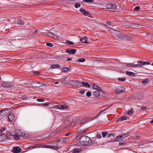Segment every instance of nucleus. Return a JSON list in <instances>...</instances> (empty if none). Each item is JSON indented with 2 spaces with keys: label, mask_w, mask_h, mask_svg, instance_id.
Returning <instances> with one entry per match:
<instances>
[{
  "label": "nucleus",
  "mask_w": 153,
  "mask_h": 153,
  "mask_svg": "<svg viewBox=\"0 0 153 153\" xmlns=\"http://www.w3.org/2000/svg\"><path fill=\"white\" fill-rule=\"evenodd\" d=\"M108 133L106 131H103L102 133V134L103 137H105L107 134Z\"/></svg>",
  "instance_id": "obj_29"
},
{
  "label": "nucleus",
  "mask_w": 153,
  "mask_h": 153,
  "mask_svg": "<svg viewBox=\"0 0 153 153\" xmlns=\"http://www.w3.org/2000/svg\"><path fill=\"white\" fill-rule=\"evenodd\" d=\"M86 139H88V136H82L80 137L79 138V142L82 144H85V140Z\"/></svg>",
  "instance_id": "obj_3"
},
{
  "label": "nucleus",
  "mask_w": 153,
  "mask_h": 153,
  "mask_svg": "<svg viewBox=\"0 0 153 153\" xmlns=\"http://www.w3.org/2000/svg\"><path fill=\"white\" fill-rule=\"evenodd\" d=\"M17 23L20 25H23L24 24V22L20 20H17Z\"/></svg>",
  "instance_id": "obj_27"
},
{
  "label": "nucleus",
  "mask_w": 153,
  "mask_h": 153,
  "mask_svg": "<svg viewBox=\"0 0 153 153\" xmlns=\"http://www.w3.org/2000/svg\"><path fill=\"white\" fill-rule=\"evenodd\" d=\"M123 144V143H119V145L120 146H122Z\"/></svg>",
  "instance_id": "obj_56"
},
{
  "label": "nucleus",
  "mask_w": 153,
  "mask_h": 153,
  "mask_svg": "<svg viewBox=\"0 0 153 153\" xmlns=\"http://www.w3.org/2000/svg\"><path fill=\"white\" fill-rule=\"evenodd\" d=\"M80 6H81V5L79 3H76L74 5V7L76 8H77L78 7H80Z\"/></svg>",
  "instance_id": "obj_35"
},
{
  "label": "nucleus",
  "mask_w": 153,
  "mask_h": 153,
  "mask_svg": "<svg viewBox=\"0 0 153 153\" xmlns=\"http://www.w3.org/2000/svg\"><path fill=\"white\" fill-rule=\"evenodd\" d=\"M6 128L5 127H2L0 129V131L1 132H4L5 131Z\"/></svg>",
  "instance_id": "obj_45"
},
{
  "label": "nucleus",
  "mask_w": 153,
  "mask_h": 153,
  "mask_svg": "<svg viewBox=\"0 0 153 153\" xmlns=\"http://www.w3.org/2000/svg\"><path fill=\"white\" fill-rule=\"evenodd\" d=\"M59 83V82H54V84H57Z\"/></svg>",
  "instance_id": "obj_57"
},
{
  "label": "nucleus",
  "mask_w": 153,
  "mask_h": 153,
  "mask_svg": "<svg viewBox=\"0 0 153 153\" xmlns=\"http://www.w3.org/2000/svg\"><path fill=\"white\" fill-rule=\"evenodd\" d=\"M62 141V140H61V139L59 138H58L56 140L55 142H56L59 143V142H61Z\"/></svg>",
  "instance_id": "obj_40"
},
{
  "label": "nucleus",
  "mask_w": 153,
  "mask_h": 153,
  "mask_svg": "<svg viewBox=\"0 0 153 153\" xmlns=\"http://www.w3.org/2000/svg\"><path fill=\"white\" fill-rule=\"evenodd\" d=\"M6 136L0 132V141H3L6 139Z\"/></svg>",
  "instance_id": "obj_13"
},
{
  "label": "nucleus",
  "mask_w": 153,
  "mask_h": 153,
  "mask_svg": "<svg viewBox=\"0 0 153 153\" xmlns=\"http://www.w3.org/2000/svg\"><path fill=\"white\" fill-rule=\"evenodd\" d=\"M77 61L79 62H83L85 61V59L84 58H80L77 59Z\"/></svg>",
  "instance_id": "obj_28"
},
{
  "label": "nucleus",
  "mask_w": 153,
  "mask_h": 153,
  "mask_svg": "<svg viewBox=\"0 0 153 153\" xmlns=\"http://www.w3.org/2000/svg\"><path fill=\"white\" fill-rule=\"evenodd\" d=\"M116 90V93L117 94H119L124 91L125 90V88L123 86H120Z\"/></svg>",
  "instance_id": "obj_5"
},
{
  "label": "nucleus",
  "mask_w": 153,
  "mask_h": 153,
  "mask_svg": "<svg viewBox=\"0 0 153 153\" xmlns=\"http://www.w3.org/2000/svg\"><path fill=\"white\" fill-rule=\"evenodd\" d=\"M85 92V91H80L79 92V93L80 94H83Z\"/></svg>",
  "instance_id": "obj_48"
},
{
  "label": "nucleus",
  "mask_w": 153,
  "mask_h": 153,
  "mask_svg": "<svg viewBox=\"0 0 153 153\" xmlns=\"http://www.w3.org/2000/svg\"><path fill=\"white\" fill-rule=\"evenodd\" d=\"M68 108V106L66 105H62L60 104L55 105L54 106V108L60 110H63L65 109H67Z\"/></svg>",
  "instance_id": "obj_1"
},
{
  "label": "nucleus",
  "mask_w": 153,
  "mask_h": 153,
  "mask_svg": "<svg viewBox=\"0 0 153 153\" xmlns=\"http://www.w3.org/2000/svg\"><path fill=\"white\" fill-rule=\"evenodd\" d=\"M34 74L35 75H39V73H37V72H34Z\"/></svg>",
  "instance_id": "obj_54"
},
{
  "label": "nucleus",
  "mask_w": 153,
  "mask_h": 153,
  "mask_svg": "<svg viewBox=\"0 0 153 153\" xmlns=\"http://www.w3.org/2000/svg\"><path fill=\"white\" fill-rule=\"evenodd\" d=\"M60 67V66L58 65H52L50 67L51 69H59Z\"/></svg>",
  "instance_id": "obj_15"
},
{
  "label": "nucleus",
  "mask_w": 153,
  "mask_h": 153,
  "mask_svg": "<svg viewBox=\"0 0 153 153\" xmlns=\"http://www.w3.org/2000/svg\"><path fill=\"white\" fill-rule=\"evenodd\" d=\"M32 86L34 87L38 88L42 86V83L37 81H34L32 82Z\"/></svg>",
  "instance_id": "obj_7"
},
{
  "label": "nucleus",
  "mask_w": 153,
  "mask_h": 153,
  "mask_svg": "<svg viewBox=\"0 0 153 153\" xmlns=\"http://www.w3.org/2000/svg\"><path fill=\"white\" fill-rule=\"evenodd\" d=\"M143 67V68H146V67H145V66H144V67Z\"/></svg>",
  "instance_id": "obj_62"
},
{
  "label": "nucleus",
  "mask_w": 153,
  "mask_h": 153,
  "mask_svg": "<svg viewBox=\"0 0 153 153\" xmlns=\"http://www.w3.org/2000/svg\"><path fill=\"white\" fill-rule=\"evenodd\" d=\"M49 105V103H46L45 104L42 103L41 104L42 106H45L48 105Z\"/></svg>",
  "instance_id": "obj_47"
},
{
  "label": "nucleus",
  "mask_w": 153,
  "mask_h": 153,
  "mask_svg": "<svg viewBox=\"0 0 153 153\" xmlns=\"http://www.w3.org/2000/svg\"><path fill=\"white\" fill-rule=\"evenodd\" d=\"M138 146L140 147L143 148L145 146V144H144V143H139V144L138 145Z\"/></svg>",
  "instance_id": "obj_26"
},
{
  "label": "nucleus",
  "mask_w": 153,
  "mask_h": 153,
  "mask_svg": "<svg viewBox=\"0 0 153 153\" xmlns=\"http://www.w3.org/2000/svg\"><path fill=\"white\" fill-rule=\"evenodd\" d=\"M86 121V120L85 119H84L81 121V123H83L84 122Z\"/></svg>",
  "instance_id": "obj_52"
},
{
  "label": "nucleus",
  "mask_w": 153,
  "mask_h": 153,
  "mask_svg": "<svg viewBox=\"0 0 153 153\" xmlns=\"http://www.w3.org/2000/svg\"><path fill=\"white\" fill-rule=\"evenodd\" d=\"M101 91V88L100 89L98 90L97 89H96L95 91H94L93 92V94L96 97H98L100 95V92Z\"/></svg>",
  "instance_id": "obj_8"
},
{
  "label": "nucleus",
  "mask_w": 153,
  "mask_h": 153,
  "mask_svg": "<svg viewBox=\"0 0 153 153\" xmlns=\"http://www.w3.org/2000/svg\"><path fill=\"white\" fill-rule=\"evenodd\" d=\"M106 23L108 25H111V22L110 21H107Z\"/></svg>",
  "instance_id": "obj_50"
},
{
  "label": "nucleus",
  "mask_w": 153,
  "mask_h": 153,
  "mask_svg": "<svg viewBox=\"0 0 153 153\" xmlns=\"http://www.w3.org/2000/svg\"><path fill=\"white\" fill-rule=\"evenodd\" d=\"M91 95V93L90 91H88L86 93V95L88 97H90Z\"/></svg>",
  "instance_id": "obj_34"
},
{
  "label": "nucleus",
  "mask_w": 153,
  "mask_h": 153,
  "mask_svg": "<svg viewBox=\"0 0 153 153\" xmlns=\"http://www.w3.org/2000/svg\"><path fill=\"white\" fill-rule=\"evenodd\" d=\"M69 70V69L68 68H65L62 69V71L63 72H65L68 71Z\"/></svg>",
  "instance_id": "obj_33"
},
{
  "label": "nucleus",
  "mask_w": 153,
  "mask_h": 153,
  "mask_svg": "<svg viewBox=\"0 0 153 153\" xmlns=\"http://www.w3.org/2000/svg\"><path fill=\"white\" fill-rule=\"evenodd\" d=\"M46 45L48 46H49L50 47H52L53 46V45L51 43H46Z\"/></svg>",
  "instance_id": "obj_42"
},
{
  "label": "nucleus",
  "mask_w": 153,
  "mask_h": 153,
  "mask_svg": "<svg viewBox=\"0 0 153 153\" xmlns=\"http://www.w3.org/2000/svg\"><path fill=\"white\" fill-rule=\"evenodd\" d=\"M114 135H115L114 134H112V133L108 135V137H111V136H112L113 137H114Z\"/></svg>",
  "instance_id": "obj_46"
},
{
  "label": "nucleus",
  "mask_w": 153,
  "mask_h": 153,
  "mask_svg": "<svg viewBox=\"0 0 153 153\" xmlns=\"http://www.w3.org/2000/svg\"><path fill=\"white\" fill-rule=\"evenodd\" d=\"M97 137L99 138H101V135L100 134H97Z\"/></svg>",
  "instance_id": "obj_51"
},
{
  "label": "nucleus",
  "mask_w": 153,
  "mask_h": 153,
  "mask_svg": "<svg viewBox=\"0 0 153 153\" xmlns=\"http://www.w3.org/2000/svg\"><path fill=\"white\" fill-rule=\"evenodd\" d=\"M37 101L39 102H43L45 101L44 100L41 99H37L36 100Z\"/></svg>",
  "instance_id": "obj_38"
},
{
  "label": "nucleus",
  "mask_w": 153,
  "mask_h": 153,
  "mask_svg": "<svg viewBox=\"0 0 153 153\" xmlns=\"http://www.w3.org/2000/svg\"><path fill=\"white\" fill-rule=\"evenodd\" d=\"M45 147L46 148H50L51 149H54L56 150L58 149V147L57 146L50 145H46L45 146Z\"/></svg>",
  "instance_id": "obj_14"
},
{
  "label": "nucleus",
  "mask_w": 153,
  "mask_h": 153,
  "mask_svg": "<svg viewBox=\"0 0 153 153\" xmlns=\"http://www.w3.org/2000/svg\"><path fill=\"white\" fill-rule=\"evenodd\" d=\"M138 63H139V64L140 65H141L140 66V67H142L143 66L145 65H149L150 64V62H141V61H140V62L138 61Z\"/></svg>",
  "instance_id": "obj_12"
},
{
  "label": "nucleus",
  "mask_w": 153,
  "mask_h": 153,
  "mask_svg": "<svg viewBox=\"0 0 153 153\" xmlns=\"http://www.w3.org/2000/svg\"><path fill=\"white\" fill-rule=\"evenodd\" d=\"M150 123L151 124H153V120L150 121Z\"/></svg>",
  "instance_id": "obj_58"
},
{
  "label": "nucleus",
  "mask_w": 153,
  "mask_h": 153,
  "mask_svg": "<svg viewBox=\"0 0 153 153\" xmlns=\"http://www.w3.org/2000/svg\"><path fill=\"white\" fill-rule=\"evenodd\" d=\"M1 77L0 76V80H1Z\"/></svg>",
  "instance_id": "obj_63"
},
{
  "label": "nucleus",
  "mask_w": 153,
  "mask_h": 153,
  "mask_svg": "<svg viewBox=\"0 0 153 153\" xmlns=\"http://www.w3.org/2000/svg\"><path fill=\"white\" fill-rule=\"evenodd\" d=\"M149 81V79H146V80H143V81H142V82L143 83H148V82Z\"/></svg>",
  "instance_id": "obj_37"
},
{
  "label": "nucleus",
  "mask_w": 153,
  "mask_h": 153,
  "mask_svg": "<svg viewBox=\"0 0 153 153\" xmlns=\"http://www.w3.org/2000/svg\"><path fill=\"white\" fill-rule=\"evenodd\" d=\"M2 85L4 87L9 88L12 86V84L7 82H4L2 83Z\"/></svg>",
  "instance_id": "obj_11"
},
{
  "label": "nucleus",
  "mask_w": 153,
  "mask_h": 153,
  "mask_svg": "<svg viewBox=\"0 0 153 153\" xmlns=\"http://www.w3.org/2000/svg\"><path fill=\"white\" fill-rule=\"evenodd\" d=\"M111 9H117V6L114 4H111Z\"/></svg>",
  "instance_id": "obj_30"
},
{
  "label": "nucleus",
  "mask_w": 153,
  "mask_h": 153,
  "mask_svg": "<svg viewBox=\"0 0 153 153\" xmlns=\"http://www.w3.org/2000/svg\"><path fill=\"white\" fill-rule=\"evenodd\" d=\"M85 132H86V131H84V132L83 133H85Z\"/></svg>",
  "instance_id": "obj_64"
},
{
  "label": "nucleus",
  "mask_w": 153,
  "mask_h": 153,
  "mask_svg": "<svg viewBox=\"0 0 153 153\" xmlns=\"http://www.w3.org/2000/svg\"><path fill=\"white\" fill-rule=\"evenodd\" d=\"M133 112V109L132 108L131 110H130L126 112V114L129 115L132 114Z\"/></svg>",
  "instance_id": "obj_23"
},
{
  "label": "nucleus",
  "mask_w": 153,
  "mask_h": 153,
  "mask_svg": "<svg viewBox=\"0 0 153 153\" xmlns=\"http://www.w3.org/2000/svg\"><path fill=\"white\" fill-rule=\"evenodd\" d=\"M71 58H68L67 59V61H71Z\"/></svg>",
  "instance_id": "obj_55"
},
{
  "label": "nucleus",
  "mask_w": 153,
  "mask_h": 153,
  "mask_svg": "<svg viewBox=\"0 0 153 153\" xmlns=\"http://www.w3.org/2000/svg\"><path fill=\"white\" fill-rule=\"evenodd\" d=\"M140 9V7L139 6H136L134 8V10L135 11H137L139 9Z\"/></svg>",
  "instance_id": "obj_43"
},
{
  "label": "nucleus",
  "mask_w": 153,
  "mask_h": 153,
  "mask_svg": "<svg viewBox=\"0 0 153 153\" xmlns=\"http://www.w3.org/2000/svg\"><path fill=\"white\" fill-rule=\"evenodd\" d=\"M47 34L48 36H50L54 38H56L57 37L56 35H55L54 33H53L52 32L48 33Z\"/></svg>",
  "instance_id": "obj_18"
},
{
  "label": "nucleus",
  "mask_w": 153,
  "mask_h": 153,
  "mask_svg": "<svg viewBox=\"0 0 153 153\" xmlns=\"http://www.w3.org/2000/svg\"><path fill=\"white\" fill-rule=\"evenodd\" d=\"M19 98L22 100H25L27 98V97L26 95H25L20 96Z\"/></svg>",
  "instance_id": "obj_25"
},
{
  "label": "nucleus",
  "mask_w": 153,
  "mask_h": 153,
  "mask_svg": "<svg viewBox=\"0 0 153 153\" xmlns=\"http://www.w3.org/2000/svg\"><path fill=\"white\" fill-rule=\"evenodd\" d=\"M66 43L68 44L69 45H73V43L71 41H67L66 42Z\"/></svg>",
  "instance_id": "obj_44"
},
{
  "label": "nucleus",
  "mask_w": 153,
  "mask_h": 153,
  "mask_svg": "<svg viewBox=\"0 0 153 153\" xmlns=\"http://www.w3.org/2000/svg\"><path fill=\"white\" fill-rule=\"evenodd\" d=\"M151 65H152V66H153V63H152V64H151Z\"/></svg>",
  "instance_id": "obj_61"
},
{
  "label": "nucleus",
  "mask_w": 153,
  "mask_h": 153,
  "mask_svg": "<svg viewBox=\"0 0 153 153\" xmlns=\"http://www.w3.org/2000/svg\"><path fill=\"white\" fill-rule=\"evenodd\" d=\"M79 82L80 84H81L82 85H80L79 86L80 87H85L88 88L90 87V85L87 82Z\"/></svg>",
  "instance_id": "obj_4"
},
{
  "label": "nucleus",
  "mask_w": 153,
  "mask_h": 153,
  "mask_svg": "<svg viewBox=\"0 0 153 153\" xmlns=\"http://www.w3.org/2000/svg\"><path fill=\"white\" fill-rule=\"evenodd\" d=\"M8 120L10 122H12L15 118V116L13 114L11 113L8 116Z\"/></svg>",
  "instance_id": "obj_9"
},
{
  "label": "nucleus",
  "mask_w": 153,
  "mask_h": 153,
  "mask_svg": "<svg viewBox=\"0 0 153 153\" xmlns=\"http://www.w3.org/2000/svg\"><path fill=\"white\" fill-rule=\"evenodd\" d=\"M94 1V0H83V1L84 2H92Z\"/></svg>",
  "instance_id": "obj_41"
},
{
  "label": "nucleus",
  "mask_w": 153,
  "mask_h": 153,
  "mask_svg": "<svg viewBox=\"0 0 153 153\" xmlns=\"http://www.w3.org/2000/svg\"><path fill=\"white\" fill-rule=\"evenodd\" d=\"M87 37L86 36H84L80 39V41L83 43H88V42H87Z\"/></svg>",
  "instance_id": "obj_17"
},
{
  "label": "nucleus",
  "mask_w": 153,
  "mask_h": 153,
  "mask_svg": "<svg viewBox=\"0 0 153 153\" xmlns=\"http://www.w3.org/2000/svg\"><path fill=\"white\" fill-rule=\"evenodd\" d=\"M111 4H108L106 5V7L107 9H111Z\"/></svg>",
  "instance_id": "obj_31"
},
{
  "label": "nucleus",
  "mask_w": 153,
  "mask_h": 153,
  "mask_svg": "<svg viewBox=\"0 0 153 153\" xmlns=\"http://www.w3.org/2000/svg\"><path fill=\"white\" fill-rule=\"evenodd\" d=\"M88 139H86V140L85 141V144H86L87 142L89 143V141L90 140V138L88 137Z\"/></svg>",
  "instance_id": "obj_49"
},
{
  "label": "nucleus",
  "mask_w": 153,
  "mask_h": 153,
  "mask_svg": "<svg viewBox=\"0 0 153 153\" xmlns=\"http://www.w3.org/2000/svg\"><path fill=\"white\" fill-rule=\"evenodd\" d=\"M104 110H102V111L100 113H99V114H100L101 112H102Z\"/></svg>",
  "instance_id": "obj_60"
},
{
  "label": "nucleus",
  "mask_w": 153,
  "mask_h": 153,
  "mask_svg": "<svg viewBox=\"0 0 153 153\" xmlns=\"http://www.w3.org/2000/svg\"><path fill=\"white\" fill-rule=\"evenodd\" d=\"M118 80L121 81H124L126 80V78L125 77L120 78L118 79Z\"/></svg>",
  "instance_id": "obj_32"
},
{
  "label": "nucleus",
  "mask_w": 153,
  "mask_h": 153,
  "mask_svg": "<svg viewBox=\"0 0 153 153\" xmlns=\"http://www.w3.org/2000/svg\"><path fill=\"white\" fill-rule=\"evenodd\" d=\"M138 62H137L134 63H128L126 64V66L128 68L140 67L141 65Z\"/></svg>",
  "instance_id": "obj_2"
},
{
  "label": "nucleus",
  "mask_w": 153,
  "mask_h": 153,
  "mask_svg": "<svg viewBox=\"0 0 153 153\" xmlns=\"http://www.w3.org/2000/svg\"><path fill=\"white\" fill-rule=\"evenodd\" d=\"M123 136H121V135H119L117 136L116 138L114 141L115 142H119L121 140V139L122 138Z\"/></svg>",
  "instance_id": "obj_19"
},
{
  "label": "nucleus",
  "mask_w": 153,
  "mask_h": 153,
  "mask_svg": "<svg viewBox=\"0 0 153 153\" xmlns=\"http://www.w3.org/2000/svg\"><path fill=\"white\" fill-rule=\"evenodd\" d=\"M126 74L127 75L130 76H134L135 75V74L133 72L131 71H126Z\"/></svg>",
  "instance_id": "obj_22"
},
{
  "label": "nucleus",
  "mask_w": 153,
  "mask_h": 153,
  "mask_svg": "<svg viewBox=\"0 0 153 153\" xmlns=\"http://www.w3.org/2000/svg\"><path fill=\"white\" fill-rule=\"evenodd\" d=\"M14 138L16 140H19L20 138V137L18 135H15L14 136Z\"/></svg>",
  "instance_id": "obj_36"
},
{
  "label": "nucleus",
  "mask_w": 153,
  "mask_h": 153,
  "mask_svg": "<svg viewBox=\"0 0 153 153\" xmlns=\"http://www.w3.org/2000/svg\"><path fill=\"white\" fill-rule=\"evenodd\" d=\"M79 10L82 13V14L88 16L89 14V13L88 12H86L83 9H79Z\"/></svg>",
  "instance_id": "obj_16"
},
{
  "label": "nucleus",
  "mask_w": 153,
  "mask_h": 153,
  "mask_svg": "<svg viewBox=\"0 0 153 153\" xmlns=\"http://www.w3.org/2000/svg\"><path fill=\"white\" fill-rule=\"evenodd\" d=\"M121 136H123V137H122V138L123 139L125 138L126 137L128 136L129 134L128 133H126L123 134L121 135Z\"/></svg>",
  "instance_id": "obj_24"
},
{
  "label": "nucleus",
  "mask_w": 153,
  "mask_h": 153,
  "mask_svg": "<svg viewBox=\"0 0 153 153\" xmlns=\"http://www.w3.org/2000/svg\"><path fill=\"white\" fill-rule=\"evenodd\" d=\"M127 119V117L125 116H123L121 118V120H125Z\"/></svg>",
  "instance_id": "obj_39"
},
{
  "label": "nucleus",
  "mask_w": 153,
  "mask_h": 153,
  "mask_svg": "<svg viewBox=\"0 0 153 153\" xmlns=\"http://www.w3.org/2000/svg\"><path fill=\"white\" fill-rule=\"evenodd\" d=\"M69 134H65V135L66 136H68Z\"/></svg>",
  "instance_id": "obj_59"
},
{
  "label": "nucleus",
  "mask_w": 153,
  "mask_h": 153,
  "mask_svg": "<svg viewBox=\"0 0 153 153\" xmlns=\"http://www.w3.org/2000/svg\"><path fill=\"white\" fill-rule=\"evenodd\" d=\"M81 151V149H80L75 148L73 150L72 153H79Z\"/></svg>",
  "instance_id": "obj_21"
},
{
  "label": "nucleus",
  "mask_w": 153,
  "mask_h": 153,
  "mask_svg": "<svg viewBox=\"0 0 153 153\" xmlns=\"http://www.w3.org/2000/svg\"><path fill=\"white\" fill-rule=\"evenodd\" d=\"M76 51V50L74 49H72L71 50L67 49L66 51V52L71 54H75Z\"/></svg>",
  "instance_id": "obj_10"
},
{
  "label": "nucleus",
  "mask_w": 153,
  "mask_h": 153,
  "mask_svg": "<svg viewBox=\"0 0 153 153\" xmlns=\"http://www.w3.org/2000/svg\"><path fill=\"white\" fill-rule=\"evenodd\" d=\"M21 149L18 146H14L12 149V151L14 153H19L21 152Z\"/></svg>",
  "instance_id": "obj_6"
},
{
  "label": "nucleus",
  "mask_w": 153,
  "mask_h": 153,
  "mask_svg": "<svg viewBox=\"0 0 153 153\" xmlns=\"http://www.w3.org/2000/svg\"><path fill=\"white\" fill-rule=\"evenodd\" d=\"M3 112H0V116H1V117H0V118H2L3 117V114H2Z\"/></svg>",
  "instance_id": "obj_53"
},
{
  "label": "nucleus",
  "mask_w": 153,
  "mask_h": 153,
  "mask_svg": "<svg viewBox=\"0 0 153 153\" xmlns=\"http://www.w3.org/2000/svg\"><path fill=\"white\" fill-rule=\"evenodd\" d=\"M91 86L92 88H94V89H97L98 90L100 89V88L99 87L95 85L94 83H92L91 85Z\"/></svg>",
  "instance_id": "obj_20"
}]
</instances>
